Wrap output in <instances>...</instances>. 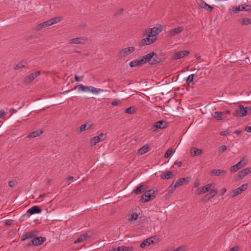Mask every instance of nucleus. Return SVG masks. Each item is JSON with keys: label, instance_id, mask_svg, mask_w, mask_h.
<instances>
[{"label": "nucleus", "instance_id": "35", "mask_svg": "<svg viewBox=\"0 0 251 251\" xmlns=\"http://www.w3.org/2000/svg\"><path fill=\"white\" fill-rule=\"evenodd\" d=\"M138 214L136 212H133L130 215V217L128 219V221L131 222L132 221H135L138 219Z\"/></svg>", "mask_w": 251, "mask_h": 251}, {"label": "nucleus", "instance_id": "45", "mask_svg": "<svg viewBox=\"0 0 251 251\" xmlns=\"http://www.w3.org/2000/svg\"><path fill=\"white\" fill-rule=\"evenodd\" d=\"M211 198H212V197H211L210 195L209 194H207L206 195H205L204 198L202 199V201L205 203L207 201H208L209 200H210Z\"/></svg>", "mask_w": 251, "mask_h": 251}, {"label": "nucleus", "instance_id": "50", "mask_svg": "<svg viewBox=\"0 0 251 251\" xmlns=\"http://www.w3.org/2000/svg\"><path fill=\"white\" fill-rule=\"evenodd\" d=\"M84 77L83 75H82L80 77H78L77 75H75V80L76 81L79 82L82 80V79Z\"/></svg>", "mask_w": 251, "mask_h": 251}, {"label": "nucleus", "instance_id": "1", "mask_svg": "<svg viewBox=\"0 0 251 251\" xmlns=\"http://www.w3.org/2000/svg\"><path fill=\"white\" fill-rule=\"evenodd\" d=\"M35 231H31L27 232L25 233V238L31 239L26 244L27 247L36 246L41 245L45 240L46 238L42 237H36Z\"/></svg>", "mask_w": 251, "mask_h": 251}, {"label": "nucleus", "instance_id": "37", "mask_svg": "<svg viewBox=\"0 0 251 251\" xmlns=\"http://www.w3.org/2000/svg\"><path fill=\"white\" fill-rule=\"evenodd\" d=\"M206 189L205 188L204 186L201 187L199 188L196 191V193L197 195H201L204 193H205L206 192Z\"/></svg>", "mask_w": 251, "mask_h": 251}, {"label": "nucleus", "instance_id": "30", "mask_svg": "<svg viewBox=\"0 0 251 251\" xmlns=\"http://www.w3.org/2000/svg\"><path fill=\"white\" fill-rule=\"evenodd\" d=\"M149 151V146L147 145L143 146L142 148H141L138 151L139 154L142 155L146 152H147Z\"/></svg>", "mask_w": 251, "mask_h": 251}, {"label": "nucleus", "instance_id": "41", "mask_svg": "<svg viewBox=\"0 0 251 251\" xmlns=\"http://www.w3.org/2000/svg\"><path fill=\"white\" fill-rule=\"evenodd\" d=\"M240 6H241V7H240L241 11H249L251 9V6L250 5L242 4Z\"/></svg>", "mask_w": 251, "mask_h": 251}, {"label": "nucleus", "instance_id": "43", "mask_svg": "<svg viewBox=\"0 0 251 251\" xmlns=\"http://www.w3.org/2000/svg\"><path fill=\"white\" fill-rule=\"evenodd\" d=\"M194 75L193 74L189 75L186 79V83L189 85L190 83L192 82L194 79Z\"/></svg>", "mask_w": 251, "mask_h": 251}, {"label": "nucleus", "instance_id": "11", "mask_svg": "<svg viewBox=\"0 0 251 251\" xmlns=\"http://www.w3.org/2000/svg\"><path fill=\"white\" fill-rule=\"evenodd\" d=\"M41 74V72L39 71H36L34 73H32L29 75H27L24 79V82L25 83H30L33 81L36 77H37Z\"/></svg>", "mask_w": 251, "mask_h": 251}, {"label": "nucleus", "instance_id": "24", "mask_svg": "<svg viewBox=\"0 0 251 251\" xmlns=\"http://www.w3.org/2000/svg\"><path fill=\"white\" fill-rule=\"evenodd\" d=\"M226 171L223 170H213L211 172V175L218 176H224L226 175Z\"/></svg>", "mask_w": 251, "mask_h": 251}, {"label": "nucleus", "instance_id": "22", "mask_svg": "<svg viewBox=\"0 0 251 251\" xmlns=\"http://www.w3.org/2000/svg\"><path fill=\"white\" fill-rule=\"evenodd\" d=\"M42 209L38 206H33L27 211V213H30V215H33L36 213H40Z\"/></svg>", "mask_w": 251, "mask_h": 251}, {"label": "nucleus", "instance_id": "61", "mask_svg": "<svg viewBox=\"0 0 251 251\" xmlns=\"http://www.w3.org/2000/svg\"><path fill=\"white\" fill-rule=\"evenodd\" d=\"M195 57H196L197 60H199L201 58V56L199 55L198 54H196L195 55Z\"/></svg>", "mask_w": 251, "mask_h": 251}, {"label": "nucleus", "instance_id": "60", "mask_svg": "<svg viewBox=\"0 0 251 251\" xmlns=\"http://www.w3.org/2000/svg\"><path fill=\"white\" fill-rule=\"evenodd\" d=\"M241 133V131L239 130H236L234 132V133H235L237 135H239Z\"/></svg>", "mask_w": 251, "mask_h": 251}, {"label": "nucleus", "instance_id": "49", "mask_svg": "<svg viewBox=\"0 0 251 251\" xmlns=\"http://www.w3.org/2000/svg\"><path fill=\"white\" fill-rule=\"evenodd\" d=\"M229 132H228V130H224V131H222L220 132V135L221 136H226L227 135H228L229 134Z\"/></svg>", "mask_w": 251, "mask_h": 251}, {"label": "nucleus", "instance_id": "47", "mask_svg": "<svg viewBox=\"0 0 251 251\" xmlns=\"http://www.w3.org/2000/svg\"><path fill=\"white\" fill-rule=\"evenodd\" d=\"M17 184V182L15 180H12L8 182V185L9 187L12 188L15 186Z\"/></svg>", "mask_w": 251, "mask_h": 251}, {"label": "nucleus", "instance_id": "21", "mask_svg": "<svg viewBox=\"0 0 251 251\" xmlns=\"http://www.w3.org/2000/svg\"><path fill=\"white\" fill-rule=\"evenodd\" d=\"M251 172V168L248 167L244 169L238 173V177L239 179L243 178L245 176Z\"/></svg>", "mask_w": 251, "mask_h": 251}, {"label": "nucleus", "instance_id": "27", "mask_svg": "<svg viewBox=\"0 0 251 251\" xmlns=\"http://www.w3.org/2000/svg\"><path fill=\"white\" fill-rule=\"evenodd\" d=\"M201 153L202 150L201 149H198L195 148H192L191 149V154L193 156L200 155Z\"/></svg>", "mask_w": 251, "mask_h": 251}, {"label": "nucleus", "instance_id": "59", "mask_svg": "<svg viewBox=\"0 0 251 251\" xmlns=\"http://www.w3.org/2000/svg\"><path fill=\"white\" fill-rule=\"evenodd\" d=\"M246 130L248 132L251 133V126H248L246 128Z\"/></svg>", "mask_w": 251, "mask_h": 251}, {"label": "nucleus", "instance_id": "7", "mask_svg": "<svg viewBox=\"0 0 251 251\" xmlns=\"http://www.w3.org/2000/svg\"><path fill=\"white\" fill-rule=\"evenodd\" d=\"M148 57H150V56H143L140 59L134 60L130 62L129 66L131 67H134L145 64L146 61H148Z\"/></svg>", "mask_w": 251, "mask_h": 251}, {"label": "nucleus", "instance_id": "54", "mask_svg": "<svg viewBox=\"0 0 251 251\" xmlns=\"http://www.w3.org/2000/svg\"><path fill=\"white\" fill-rule=\"evenodd\" d=\"M174 165H177L178 167H180L182 165L181 161H176L174 163Z\"/></svg>", "mask_w": 251, "mask_h": 251}, {"label": "nucleus", "instance_id": "51", "mask_svg": "<svg viewBox=\"0 0 251 251\" xmlns=\"http://www.w3.org/2000/svg\"><path fill=\"white\" fill-rule=\"evenodd\" d=\"M5 115V112L3 110H0V118H4Z\"/></svg>", "mask_w": 251, "mask_h": 251}, {"label": "nucleus", "instance_id": "48", "mask_svg": "<svg viewBox=\"0 0 251 251\" xmlns=\"http://www.w3.org/2000/svg\"><path fill=\"white\" fill-rule=\"evenodd\" d=\"M214 185L213 183H211L208 184H206V185L204 186L205 188L206 189V192H209L210 190L211 189L212 187Z\"/></svg>", "mask_w": 251, "mask_h": 251}, {"label": "nucleus", "instance_id": "15", "mask_svg": "<svg viewBox=\"0 0 251 251\" xmlns=\"http://www.w3.org/2000/svg\"><path fill=\"white\" fill-rule=\"evenodd\" d=\"M86 41V39L82 37H77L75 38H73L69 40L68 43L70 44H80L84 45L85 44Z\"/></svg>", "mask_w": 251, "mask_h": 251}, {"label": "nucleus", "instance_id": "3", "mask_svg": "<svg viewBox=\"0 0 251 251\" xmlns=\"http://www.w3.org/2000/svg\"><path fill=\"white\" fill-rule=\"evenodd\" d=\"M62 20V18L61 17H57L50 19L47 21L44 22L38 25L35 27V29L37 30H40L44 28L50 26L51 25H53V24L58 23Z\"/></svg>", "mask_w": 251, "mask_h": 251}, {"label": "nucleus", "instance_id": "18", "mask_svg": "<svg viewBox=\"0 0 251 251\" xmlns=\"http://www.w3.org/2000/svg\"><path fill=\"white\" fill-rule=\"evenodd\" d=\"M183 30V27L182 26H179L175 28L171 29L170 30L168 31V34L170 36L173 37L178 34Z\"/></svg>", "mask_w": 251, "mask_h": 251}, {"label": "nucleus", "instance_id": "44", "mask_svg": "<svg viewBox=\"0 0 251 251\" xmlns=\"http://www.w3.org/2000/svg\"><path fill=\"white\" fill-rule=\"evenodd\" d=\"M217 189H211L208 193L212 198L214 197L218 193Z\"/></svg>", "mask_w": 251, "mask_h": 251}, {"label": "nucleus", "instance_id": "31", "mask_svg": "<svg viewBox=\"0 0 251 251\" xmlns=\"http://www.w3.org/2000/svg\"><path fill=\"white\" fill-rule=\"evenodd\" d=\"M117 251H132L133 250V247L120 246L117 248Z\"/></svg>", "mask_w": 251, "mask_h": 251}, {"label": "nucleus", "instance_id": "20", "mask_svg": "<svg viewBox=\"0 0 251 251\" xmlns=\"http://www.w3.org/2000/svg\"><path fill=\"white\" fill-rule=\"evenodd\" d=\"M244 160V158H242L238 163H237L235 165L231 166L229 169L230 172L231 173L235 172L237 170H239L240 169H241L242 167H243L244 165L242 164V162Z\"/></svg>", "mask_w": 251, "mask_h": 251}, {"label": "nucleus", "instance_id": "64", "mask_svg": "<svg viewBox=\"0 0 251 251\" xmlns=\"http://www.w3.org/2000/svg\"><path fill=\"white\" fill-rule=\"evenodd\" d=\"M68 180L71 181L73 179V177L72 176H70L67 178Z\"/></svg>", "mask_w": 251, "mask_h": 251}, {"label": "nucleus", "instance_id": "2", "mask_svg": "<svg viewBox=\"0 0 251 251\" xmlns=\"http://www.w3.org/2000/svg\"><path fill=\"white\" fill-rule=\"evenodd\" d=\"M190 180L191 177L187 176L186 177L180 178L176 180V181H173L172 184L169 187L167 195L170 196L174 192L175 190L177 187L183 185L184 183H188L190 181Z\"/></svg>", "mask_w": 251, "mask_h": 251}, {"label": "nucleus", "instance_id": "57", "mask_svg": "<svg viewBox=\"0 0 251 251\" xmlns=\"http://www.w3.org/2000/svg\"><path fill=\"white\" fill-rule=\"evenodd\" d=\"M11 222L8 220L6 221L4 223V225L6 226H10L11 225Z\"/></svg>", "mask_w": 251, "mask_h": 251}, {"label": "nucleus", "instance_id": "32", "mask_svg": "<svg viewBox=\"0 0 251 251\" xmlns=\"http://www.w3.org/2000/svg\"><path fill=\"white\" fill-rule=\"evenodd\" d=\"M163 175H164L163 177L162 176H161V177L164 178L165 179H171L174 176L172 174V172L171 171L165 172L164 173Z\"/></svg>", "mask_w": 251, "mask_h": 251}, {"label": "nucleus", "instance_id": "10", "mask_svg": "<svg viewBox=\"0 0 251 251\" xmlns=\"http://www.w3.org/2000/svg\"><path fill=\"white\" fill-rule=\"evenodd\" d=\"M248 187V184L241 185L238 188L233 189L231 192V197H234L241 194L242 192L246 190Z\"/></svg>", "mask_w": 251, "mask_h": 251}, {"label": "nucleus", "instance_id": "36", "mask_svg": "<svg viewBox=\"0 0 251 251\" xmlns=\"http://www.w3.org/2000/svg\"><path fill=\"white\" fill-rule=\"evenodd\" d=\"M223 113L221 112L215 111L213 115L214 117L218 120H221L223 119Z\"/></svg>", "mask_w": 251, "mask_h": 251}, {"label": "nucleus", "instance_id": "4", "mask_svg": "<svg viewBox=\"0 0 251 251\" xmlns=\"http://www.w3.org/2000/svg\"><path fill=\"white\" fill-rule=\"evenodd\" d=\"M155 193L156 192L152 189L146 191L141 197L140 201L141 202H146L150 200H153L156 197Z\"/></svg>", "mask_w": 251, "mask_h": 251}, {"label": "nucleus", "instance_id": "14", "mask_svg": "<svg viewBox=\"0 0 251 251\" xmlns=\"http://www.w3.org/2000/svg\"><path fill=\"white\" fill-rule=\"evenodd\" d=\"M247 107H244L243 105H240L234 114L237 117H244L247 114Z\"/></svg>", "mask_w": 251, "mask_h": 251}, {"label": "nucleus", "instance_id": "58", "mask_svg": "<svg viewBox=\"0 0 251 251\" xmlns=\"http://www.w3.org/2000/svg\"><path fill=\"white\" fill-rule=\"evenodd\" d=\"M111 104L113 106H116L118 104V102L116 100H114L111 102Z\"/></svg>", "mask_w": 251, "mask_h": 251}, {"label": "nucleus", "instance_id": "33", "mask_svg": "<svg viewBox=\"0 0 251 251\" xmlns=\"http://www.w3.org/2000/svg\"><path fill=\"white\" fill-rule=\"evenodd\" d=\"M240 23L242 25H246L251 24V19L244 18L241 20Z\"/></svg>", "mask_w": 251, "mask_h": 251}, {"label": "nucleus", "instance_id": "46", "mask_svg": "<svg viewBox=\"0 0 251 251\" xmlns=\"http://www.w3.org/2000/svg\"><path fill=\"white\" fill-rule=\"evenodd\" d=\"M227 149V147L226 145H222L218 148V151L220 153L224 152Z\"/></svg>", "mask_w": 251, "mask_h": 251}, {"label": "nucleus", "instance_id": "62", "mask_svg": "<svg viewBox=\"0 0 251 251\" xmlns=\"http://www.w3.org/2000/svg\"><path fill=\"white\" fill-rule=\"evenodd\" d=\"M182 250L181 247H178V248H177L176 250L174 251H181Z\"/></svg>", "mask_w": 251, "mask_h": 251}, {"label": "nucleus", "instance_id": "8", "mask_svg": "<svg viewBox=\"0 0 251 251\" xmlns=\"http://www.w3.org/2000/svg\"><path fill=\"white\" fill-rule=\"evenodd\" d=\"M156 40V37H151L147 36L146 38L141 40V41L139 43L138 45L140 47H142L145 45H150L155 42Z\"/></svg>", "mask_w": 251, "mask_h": 251}, {"label": "nucleus", "instance_id": "9", "mask_svg": "<svg viewBox=\"0 0 251 251\" xmlns=\"http://www.w3.org/2000/svg\"><path fill=\"white\" fill-rule=\"evenodd\" d=\"M162 30V27H153L152 28L149 29L146 32L147 36L151 37H155V36Z\"/></svg>", "mask_w": 251, "mask_h": 251}, {"label": "nucleus", "instance_id": "56", "mask_svg": "<svg viewBox=\"0 0 251 251\" xmlns=\"http://www.w3.org/2000/svg\"><path fill=\"white\" fill-rule=\"evenodd\" d=\"M226 190L225 188H223L222 190H221V194L222 195H223L225 194V193L226 192Z\"/></svg>", "mask_w": 251, "mask_h": 251}, {"label": "nucleus", "instance_id": "19", "mask_svg": "<svg viewBox=\"0 0 251 251\" xmlns=\"http://www.w3.org/2000/svg\"><path fill=\"white\" fill-rule=\"evenodd\" d=\"M155 238V236H152L150 238L146 239L140 244V248H144L145 247H148L151 244H154V241L153 240V239Z\"/></svg>", "mask_w": 251, "mask_h": 251}, {"label": "nucleus", "instance_id": "53", "mask_svg": "<svg viewBox=\"0 0 251 251\" xmlns=\"http://www.w3.org/2000/svg\"><path fill=\"white\" fill-rule=\"evenodd\" d=\"M200 185V181L198 179H197L196 180L195 183H194V187L196 188V187H198Z\"/></svg>", "mask_w": 251, "mask_h": 251}, {"label": "nucleus", "instance_id": "42", "mask_svg": "<svg viewBox=\"0 0 251 251\" xmlns=\"http://www.w3.org/2000/svg\"><path fill=\"white\" fill-rule=\"evenodd\" d=\"M174 151L173 150L170 148L168 150H167V151H166V152H165V154H164V158H168L170 155H171L173 153Z\"/></svg>", "mask_w": 251, "mask_h": 251}, {"label": "nucleus", "instance_id": "13", "mask_svg": "<svg viewBox=\"0 0 251 251\" xmlns=\"http://www.w3.org/2000/svg\"><path fill=\"white\" fill-rule=\"evenodd\" d=\"M105 136L102 133L100 134L98 136L93 137L91 139V145L92 146H95L97 143L102 141L105 139Z\"/></svg>", "mask_w": 251, "mask_h": 251}, {"label": "nucleus", "instance_id": "12", "mask_svg": "<svg viewBox=\"0 0 251 251\" xmlns=\"http://www.w3.org/2000/svg\"><path fill=\"white\" fill-rule=\"evenodd\" d=\"M93 235L92 232L91 231H88L86 233L81 234L78 238L74 241L75 244L82 242L84 240L87 238H90Z\"/></svg>", "mask_w": 251, "mask_h": 251}, {"label": "nucleus", "instance_id": "34", "mask_svg": "<svg viewBox=\"0 0 251 251\" xmlns=\"http://www.w3.org/2000/svg\"><path fill=\"white\" fill-rule=\"evenodd\" d=\"M25 62L24 60L21 61L14 67V70H17L24 68L25 67Z\"/></svg>", "mask_w": 251, "mask_h": 251}, {"label": "nucleus", "instance_id": "5", "mask_svg": "<svg viewBox=\"0 0 251 251\" xmlns=\"http://www.w3.org/2000/svg\"><path fill=\"white\" fill-rule=\"evenodd\" d=\"M135 48L134 47L125 48L120 50L118 52V56L120 59L125 58L130 54L134 52Z\"/></svg>", "mask_w": 251, "mask_h": 251}, {"label": "nucleus", "instance_id": "25", "mask_svg": "<svg viewBox=\"0 0 251 251\" xmlns=\"http://www.w3.org/2000/svg\"><path fill=\"white\" fill-rule=\"evenodd\" d=\"M92 126V124H90L89 123H85L80 126L79 127V132L81 133L83 131L88 130L91 128Z\"/></svg>", "mask_w": 251, "mask_h": 251}, {"label": "nucleus", "instance_id": "6", "mask_svg": "<svg viewBox=\"0 0 251 251\" xmlns=\"http://www.w3.org/2000/svg\"><path fill=\"white\" fill-rule=\"evenodd\" d=\"M149 55L150 56V57H148V61H146V63H149L151 65H154L159 63L161 61L160 58L158 57L157 54L153 51L146 54L145 56H149Z\"/></svg>", "mask_w": 251, "mask_h": 251}, {"label": "nucleus", "instance_id": "26", "mask_svg": "<svg viewBox=\"0 0 251 251\" xmlns=\"http://www.w3.org/2000/svg\"><path fill=\"white\" fill-rule=\"evenodd\" d=\"M91 86H84L82 84H79L77 86H75L74 89H76L78 88V89L81 91H88L90 92Z\"/></svg>", "mask_w": 251, "mask_h": 251}, {"label": "nucleus", "instance_id": "23", "mask_svg": "<svg viewBox=\"0 0 251 251\" xmlns=\"http://www.w3.org/2000/svg\"><path fill=\"white\" fill-rule=\"evenodd\" d=\"M147 189V186L146 185H140L137 187L134 190H133V193L138 195L144 192Z\"/></svg>", "mask_w": 251, "mask_h": 251}, {"label": "nucleus", "instance_id": "39", "mask_svg": "<svg viewBox=\"0 0 251 251\" xmlns=\"http://www.w3.org/2000/svg\"><path fill=\"white\" fill-rule=\"evenodd\" d=\"M136 111V108L133 106H131L130 107H128L126 108L125 110V112L127 114H132L135 112Z\"/></svg>", "mask_w": 251, "mask_h": 251}, {"label": "nucleus", "instance_id": "63", "mask_svg": "<svg viewBox=\"0 0 251 251\" xmlns=\"http://www.w3.org/2000/svg\"><path fill=\"white\" fill-rule=\"evenodd\" d=\"M17 111L16 110H15V109H11L9 111V112L11 114H13L14 112H16Z\"/></svg>", "mask_w": 251, "mask_h": 251}, {"label": "nucleus", "instance_id": "17", "mask_svg": "<svg viewBox=\"0 0 251 251\" xmlns=\"http://www.w3.org/2000/svg\"><path fill=\"white\" fill-rule=\"evenodd\" d=\"M189 54V51L188 50H182L176 52L173 56L174 60H177L181 58L184 56H187Z\"/></svg>", "mask_w": 251, "mask_h": 251}, {"label": "nucleus", "instance_id": "38", "mask_svg": "<svg viewBox=\"0 0 251 251\" xmlns=\"http://www.w3.org/2000/svg\"><path fill=\"white\" fill-rule=\"evenodd\" d=\"M240 7L241 6L240 5L232 7V8L230 9L231 14H235L237 13L238 11H241Z\"/></svg>", "mask_w": 251, "mask_h": 251}, {"label": "nucleus", "instance_id": "29", "mask_svg": "<svg viewBox=\"0 0 251 251\" xmlns=\"http://www.w3.org/2000/svg\"><path fill=\"white\" fill-rule=\"evenodd\" d=\"M200 5L201 8L207 9L210 11H211L213 9V7L212 6L207 4L205 2H204L203 0H201V1Z\"/></svg>", "mask_w": 251, "mask_h": 251}, {"label": "nucleus", "instance_id": "28", "mask_svg": "<svg viewBox=\"0 0 251 251\" xmlns=\"http://www.w3.org/2000/svg\"><path fill=\"white\" fill-rule=\"evenodd\" d=\"M43 133V132L42 131H34L30 133L27 136L29 138H35L36 137L39 136L41 134Z\"/></svg>", "mask_w": 251, "mask_h": 251}, {"label": "nucleus", "instance_id": "16", "mask_svg": "<svg viewBox=\"0 0 251 251\" xmlns=\"http://www.w3.org/2000/svg\"><path fill=\"white\" fill-rule=\"evenodd\" d=\"M167 123L163 120L159 121L158 122H156L152 127L153 131H155L157 129L160 128L163 129L167 127Z\"/></svg>", "mask_w": 251, "mask_h": 251}, {"label": "nucleus", "instance_id": "40", "mask_svg": "<svg viewBox=\"0 0 251 251\" xmlns=\"http://www.w3.org/2000/svg\"><path fill=\"white\" fill-rule=\"evenodd\" d=\"M103 90L100 88H95L94 87L91 86L90 89V92H92L94 94H98L100 92H103Z\"/></svg>", "mask_w": 251, "mask_h": 251}, {"label": "nucleus", "instance_id": "55", "mask_svg": "<svg viewBox=\"0 0 251 251\" xmlns=\"http://www.w3.org/2000/svg\"><path fill=\"white\" fill-rule=\"evenodd\" d=\"M26 237V236H25V234H23L22 236V237H21V240L22 241H25V240L26 239H27V238H25Z\"/></svg>", "mask_w": 251, "mask_h": 251}, {"label": "nucleus", "instance_id": "52", "mask_svg": "<svg viewBox=\"0 0 251 251\" xmlns=\"http://www.w3.org/2000/svg\"><path fill=\"white\" fill-rule=\"evenodd\" d=\"M239 248L238 246H235L232 248H231L229 251H238Z\"/></svg>", "mask_w": 251, "mask_h": 251}]
</instances>
